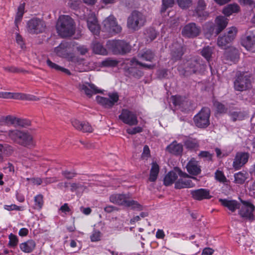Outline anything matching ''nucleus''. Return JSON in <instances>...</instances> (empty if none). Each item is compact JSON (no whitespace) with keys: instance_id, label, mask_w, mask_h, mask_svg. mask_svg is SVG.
<instances>
[{"instance_id":"nucleus-1","label":"nucleus","mask_w":255,"mask_h":255,"mask_svg":"<svg viewBox=\"0 0 255 255\" xmlns=\"http://www.w3.org/2000/svg\"><path fill=\"white\" fill-rule=\"evenodd\" d=\"M56 28L57 33L62 37L72 36L75 32L74 19L69 15H60L57 21Z\"/></svg>"},{"instance_id":"nucleus-2","label":"nucleus","mask_w":255,"mask_h":255,"mask_svg":"<svg viewBox=\"0 0 255 255\" xmlns=\"http://www.w3.org/2000/svg\"><path fill=\"white\" fill-rule=\"evenodd\" d=\"M131 195L127 194H115L110 197V201L119 205L130 207L132 209L141 210L142 206L137 201L131 200Z\"/></svg>"},{"instance_id":"nucleus-3","label":"nucleus","mask_w":255,"mask_h":255,"mask_svg":"<svg viewBox=\"0 0 255 255\" xmlns=\"http://www.w3.org/2000/svg\"><path fill=\"white\" fill-rule=\"evenodd\" d=\"M146 22V16L142 12L134 10L128 17L127 27L129 29L135 31L144 26Z\"/></svg>"},{"instance_id":"nucleus-4","label":"nucleus","mask_w":255,"mask_h":255,"mask_svg":"<svg viewBox=\"0 0 255 255\" xmlns=\"http://www.w3.org/2000/svg\"><path fill=\"white\" fill-rule=\"evenodd\" d=\"M174 170L179 176V178L175 182L174 188L175 189H181L183 188H190L195 186V184L189 178L197 180L196 177L191 176L186 172L182 171L181 169L178 167H175Z\"/></svg>"},{"instance_id":"nucleus-5","label":"nucleus","mask_w":255,"mask_h":255,"mask_svg":"<svg viewBox=\"0 0 255 255\" xmlns=\"http://www.w3.org/2000/svg\"><path fill=\"white\" fill-rule=\"evenodd\" d=\"M107 46L116 55H124L130 50V46L124 40H109L107 42Z\"/></svg>"},{"instance_id":"nucleus-6","label":"nucleus","mask_w":255,"mask_h":255,"mask_svg":"<svg viewBox=\"0 0 255 255\" xmlns=\"http://www.w3.org/2000/svg\"><path fill=\"white\" fill-rule=\"evenodd\" d=\"M27 31L32 34H38L44 32L46 28L45 22L41 18L34 17L26 23Z\"/></svg>"},{"instance_id":"nucleus-7","label":"nucleus","mask_w":255,"mask_h":255,"mask_svg":"<svg viewBox=\"0 0 255 255\" xmlns=\"http://www.w3.org/2000/svg\"><path fill=\"white\" fill-rule=\"evenodd\" d=\"M210 109L208 107L203 108L193 118L195 125L199 128H207L210 125Z\"/></svg>"},{"instance_id":"nucleus-8","label":"nucleus","mask_w":255,"mask_h":255,"mask_svg":"<svg viewBox=\"0 0 255 255\" xmlns=\"http://www.w3.org/2000/svg\"><path fill=\"white\" fill-rule=\"evenodd\" d=\"M251 87L250 77L244 72H238L234 81L235 89L239 91L247 90Z\"/></svg>"},{"instance_id":"nucleus-9","label":"nucleus","mask_w":255,"mask_h":255,"mask_svg":"<svg viewBox=\"0 0 255 255\" xmlns=\"http://www.w3.org/2000/svg\"><path fill=\"white\" fill-rule=\"evenodd\" d=\"M103 29L110 34L114 35L120 33L122 27L118 25L116 19L113 16H110L103 22Z\"/></svg>"},{"instance_id":"nucleus-10","label":"nucleus","mask_w":255,"mask_h":255,"mask_svg":"<svg viewBox=\"0 0 255 255\" xmlns=\"http://www.w3.org/2000/svg\"><path fill=\"white\" fill-rule=\"evenodd\" d=\"M241 202L242 203L243 206L239 211V214L241 217L251 221L254 220L255 216L253 212L255 210V206L249 201L241 199Z\"/></svg>"},{"instance_id":"nucleus-11","label":"nucleus","mask_w":255,"mask_h":255,"mask_svg":"<svg viewBox=\"0 0 255 255\" xmlns=\"http://www.w3.org/2000/svg\"><path fill=\"white\" fill-rule=\"evenodd\" d=\"M205 69V65L200 62L199 59H191L187 61L183 75L188 76L200 72Z\"/></svg>"},{"instance_id":"nucleus-12","label":"nucleus","mask_w":255,"mask_h":255,"mask_svg":"<svg viewBox=\"0 0 255 255\" xmlns=\"http://www.w3.org/2000/svg\"><path fill=\"white\" fill-rule=\"evenodd\" d=\"M119 119L124 124L130 126L138 124L137 117L136 114L128 109H123L121 114L119 116Z\"/></svg>"},{"instance_id":"nucleus-13","label":"nucleus","mask_w":255,"mask_h":255,"mask_svg":"<svg viewBox=\"0 0 255 255\" xmlns=\"http://www.w3.org/2000/svg\"><path fill=\"white\" fill-rule=\"evenodd\" d=\"M109 98L97 96L96 100L100 105L105 108H112L119 101V96L117 92L109 93L108 94Z\"/></svg>"},{"instance_id":"nucleus-14","label":"nucleus","mask_w":255,"mask_h":255,"mask_svg":"<svg viewBox=\"0 0 255 255\" xmlns=\"http://www.w3.org/2000/svg\"><path fill=\"white\" fill-rule=\"evenodd\" d=\"M72 43L65 41H62L60 45L55 48V52L56 54L61 57L68 58L73 61L74 56L70 53Z\"/></svg>"},{"instance_id":"nucleus-15","label":"nucleus","mask_w":255,"mask_h":255,"mask_svg":"<svg viewBox=\"0 0 255 255\" xmlns=\"http://www.w3.org/2000/svg\"><path fill=\"white\" fill-rule=\"evenodd\" d=\"M201 27L194 22H190L184 26L182 30V34L185 37L194 38L201 33Z\"/></svg>"},{"instance_id":"nucleus-16","label":"nucleus","mask_w":255,"mask_h":255,"mask_svg":"<svg viewBox=\"0 0 255 255\" xmlns=\"http://www.w3.org/2000/svg\"><path fill=\"white\" fill-rule=\"evenodd\" d=\"M185 53V47L177 41L174 42L170 47L171 60L173 62L180 60Z\"/></svg>"},{"instance_id":"nucleus-17","label":"nucleus","mask_w":255,"mask_h":255,"mask_svg":"<svg viewBox=\"0 0 255 255\" xmlns=\"http://www.w3.org/2000/svg\"><path fill=\"white\" fill-rule=\"evenodd\" d=\"M237 32V28L232 27L229 28L227 34L222 36H219L218 38L217 44L219 47L225 48L228 44L231 42L235 38Z\"/></svg>"},{"instance_id":"nucleus-18","label":"nucleus","mask_w":255,"mask_h":255,"mask_svg":"<svg viewBox=\"0 0 255 255\" xmlns=\"http://www.w3.org/2000/svg\"><path fill=\"white\" fill-rule=\"evenodd\" d=\"M79 89L89 98L91 97L93 95L102 93V91L97 87L91 83L85 82L79 84Z\"/></svg>"},{"instance_id":"nucleus-19","label":"nucleus","mask_w":255,"mask_h":255,"mask_svg":"<svg viewBox=\"0 0 255 255\" xmlns=\"http://www.w3.org/2000/svg\"><path fill=\"white\" fill-rule=\"evenodd\" d=\"M192 197L196 200L201 201L204 199H210L212 196L210 195L209 190L205 188H200L190 191Z\"/></svg>"},{"instance_id":"nucleus-20","label":"nucleus","mask_w":255,"mask_h":255,"mask_svg":"<svg viewBox=\"0 0 255 255\" xmlns=\"http://www.w3.org/2000/svg\"><path fill=\"white\" fill-rule=\"evenodd\" d=\"M249 154L246 152H238L236 154L233 162V167L238 170L245 165L248 161Z\"/></svg>"},{"instance_id":"nucleus-21","label":"nucleus","mask_w":255,"mask_h":255,"mask_svg":"<svg viewBox=\"0 0 255 255\" xmlns=\"http://www.w3.org/2000/svg\"><path fill=\"white\" fill-rule=\"evenodd\" d=\"M186 168L189 174L192 175H198L201 172L200 166L198 164V161L194 158H191L189 161Z\"/></svg>"},{"instance_id":"nucleus-22","label":"nucleus","mask_w":255,"mask_h":255,"mask_svg":"<svg viewBox=\"0 0 255 255\" xmlns=\"http://www.w3.org/2000/svg\"><path fill=\"white\" fill-rule=\"evenodd\" d=\"M221 204L228 209L231 212H234L237 209L240 208V204L235 200H228L227 199H219Z\"/></svg>"},{"instance_id":"nucleus-23","label":"nucleus","mask_w":255,"mask_h":255,"mask_svg":"<svg viewBox=\"0 0 255 255\" xmlns=\"http://www.w3.org/2000/svg\"><path fill=\"white\" fill-rule=\"evenodd\" d=\"M72 126L77 129L82 131L84 132H92L93 128L92 126L87 122H81L74 119L71 122Z\"/></svg>"},{"instance_id":"nucleus-24","label":"nucleus","mask_w":255,"mask_h":255,"mask_svg":"<svg viewBox=\"0 0 255 255\" xmlns=\"http://www.w3.org/2000/svg\"><path fill=\"white\" fill-rule=\"evenodd\" d=\"M228 19L224 16H218L215 19V35H218L227 26Z\"/></svg>"},{"instance_id":"nucleus-25","label":"nucleus","mask_w":255,"mask_h":255,"mask_svg":"<svg viewBox=\"0 0 255 255\" xmlns=\"http://www.w3.org/2000/svg\"><path fill=\"white\" fill-rule=\"evenodd\" d=\"M166 150L174 155H179L183 152V145L174 140L166 147Z\"/></svg>"},{"instance_id":"nucleus-26","label":"nucleus","mask_w":255,"mask_h":255,"mask_svg":"<svg viewBox=\"0 0 255 255\" xmlns=\"http://www.w3.org/2000/svg\"><path fill=\"white\" fill-rule=\"evenodd\" d=\"M87 23L88 27L91 32L95 35L99 34L100 26L98 23V20L95 16L88 17Z\"/></svg>"},{"instance_id":"nucleus-27","label":"nucleus","mask_w":255,"mask_h":255,"mask_svg":"<svg viewBox=\"0 0 255 255\" xmlns=\"http://www.w3.org/2000/svg\"><path fill=\"white\" fill-rule=\"evenodd\" d=\"M241 43L247 50L255 52V38L254 37L247 36L242 39Z\"/></svg>"},{"instance_id":"nucleus-28","label":"nucleus","mask_w":255,"mask_h":255,"mask_svg":"<svg viewBox=\"0 0 255 255\" xmlns=\"http://www.w3.org/2000/svg\"><path fill=\"white\" fill-rule=\"evenodd\" d=\"M239 51L237 49L234 47H230L226 50L224 53L223 57L227 60L235 62L239 58Z\"/></svg>"},{"instance_id":"nucleus-29","label":"nucleus","mask_w":255,"mask_h":255,"mask_svg":"<svg viewBox=\"0 0 255 255\" xmlns=\"http://www.w3.org/2000/svg\"><path fill=\"white\" fill-rule=\"evenodd\" d=\"M17 143L24 146L30 145L32 144V137L28 132L21 131Z\"/></svg>"},{"instance_id":"nucleus-30","label":"nucleus","mask_w":255,"mask_h":255,"mask_svg":"<svg viewBox=\"0 0 255 255\" xmlns=\"http://www.w3.org/2000/svg\"><path fill=\"white\" fill-rule=\"evenodd\" d=\"M36 243L33 240H29L19 245L20 250L25 253H30L34 250Z\"/></svg>"},{"instance_id":"nucleus-31","label":"nucleus","mask_w":255,"mask_h":255,"mask_svg":"<svg viewBox=\"0 0 255 255\" xmlns=\"http://www.w3.org/2000/svg\"><path fill=\"white\" fill-rule=\"evenodd\" d=\"M92 50L96 54L106 55L108 54L107 49L103 46V44L97 40H94L92 42Z\"/></svg>"},{"instance_id":"nucleus-32","label":"nucleus","mask_w":255,"mask_h":255,"mask_svg":"<svg viewBox=\"0 0 255 255\" xmlns=\"http://www.w3.org/2000/svg\"><path fill=\"white\" fill-rule=\"evenodd\" d=\"M185 147L190 150H196L199 147V141L196 138L189 137L184 140Z\"/></svg>"},{"instance_id":"nucleus-33","label":"nucleus","mask_w":255,"mask_h":255,"mask_svg":"<svg viewBox=\"0 0 255 255\" xmlns=\"http://www.w3.org/2000/svg\"><path fill=\"white\" fill-rule=\"evenodd\" d=\"M178 175L177 173L174 170V171L169 172L164 178V184L166 186H168L171 185L173 183H175L178 179Z\"/></svg>"},{"instance_id":"nucleus-34","label":"nucleus","mask_w":255,"mask_h":255,"mask_svg":"<svg viewBox=\"0 0 255 255\" xmlns=\"http://www.w3.org/2000/svg\"><path fill=\"white\" fill-rule=\"evenodd\" d=\"M159 172V166L156 162H153L151 163V167L150 170L149 177L148 180L150 182H155L158 177Z\"/></svg>"},{"instance_id":"nucleus-35","label":"nucleus","mask_w":255,"mask_h":255,"mask_svg":"<svg viewBox=\"0 0 255 255\" xmlns=\"http://www.w3.org/2000/svg\"><path fill=\"white\" fill-rule=\"evenodd\" d=\"M240 7L237 3H232L227 5L223 9V13L227 16H229L233 13H238Z\"/></svg>"},{"instance_id":"nucleus-36","label":"nucleus","mask_w":255,"mask_h":255,"mask_svg":"<svg viewBox=\"0 0 255 255\" xmlns=\"http://www.w3.org/2000/svg\"><path fill=\"white\" fill-rule=\"evenodd\" d=\"M138 56L139 58L147 61L152 62L154 59L155 53L150 49H146L140 52Z\"/></svg>"},{"instance_id":"nucleus-37","label":"nucleus","mask_w":255,"mask_h":255,"mask_svg":"<svg viewBox=\"0 0 255 255\" xmlns=\"http://www.w3.org/2000/svg\"><path fill=\"white\" fill-rule=\"evenodd\" d=\"M135 66H130L128 69V71L132 77L136 79H139L143 75V73L140 69L135 67Z\"/></svg>"},{"instance_id":"nucleus-38","label":"nucleus","mask_w":255,"mask_h":255,"mask_svg":"<svg viewBox=\"0 0 255 255\" xmlns=\"http://www.w3.org/2000/svg\"><path fill=\"white\" fill-rule=\"evenodd\" d=\"M24 7L25 3H21L18 7L14 20L15 25L16 27H18V23L21 21L22 18L24 14Z\"/></svg>"},{"instance_id":"nucleus-39","label":"nucleus","mask_w":255,"mask_h":255,"mask_svg":"<svg viewBox=\"0 0 255 255\" xmlns=\"http://www.w3.org/2000/svg\"><path fill=\"white\" fill-rule=\"evenodd\" d=\"M193 16L198 18L200 21L205 20L209 16V13L205 10L195 9L193 12Z\"/></svg>"},{"instance_id":"nucleus-40","label":"nucleus","mask_w":255,"mask_h":255,"mask_svg":"<svg viewBox=\"0 0 255 255\" xmlns=\"http://www.w3.org/2000/svg\"><path fill=\"white\" fill-rule=\"evenodd\" d=\"M21 130L17 129L9 130L7 132V135L9 139L17 143L21 135Z\"/></svg>"},{"instance_id":"nucleus-41","label":"nucleus","mask_w":255,"mask_h":255,"mask_svg":"<svg viewBox=\"0 0 255 255\" xmlns=\"http://www.w3.org/2000/svg\"><path fill=\"white\" fill-rule=\"evenodd\" d=\"M213 52V48L209 46L203 48L201 51V55L204 57L207 61H209L211 58Z\"/></svg>"},{"instance_id":"nucleus-42","label":"nucleus","mask_w":255,"mask_h":255,"mask_svg":"<svg viewBox=\"0 0 255 255\" xmlns=\"http://www.w3.org/2000/svg\"><path fill=\"white\" fill-rule=\"evenodd\" d=\"M16 117L11 116H3L0 118L1 125H12L15 124Z\"/></svg>"},{"instance_id":"nucleus-43","label":"nucleus","mask_w":255,"mask_h":255,"mask_svg":"<svg viewBox=\"0 0 255 255\" xmlns=\"http://www.w3.org/2000/svg\"><path fill=\"white\" fill-rule=\"evenodd\" d=\"M235 182L237 184H242L247 179V173L239 172L234 175Z\"/></svg>"},{"instance_id":"nucleus-44","label":"nucleus","mask_w":255,"mask_h":255,"mask_svg":"<svg viewBox=\"0 0 255 255\" xmlns=\"http://www.w3.org/2000/svg\"><path fill=\"white\" fill-rule=\"evenodd\" d=\"M12 147L8 145L5 144L4 145L0 144V161H2L3 157L2 154L4 153L7 155H10L12 153Z\"/></svg>"},{"instance_id":"nucleus-45","label":"nucleus","mask_w":255,"mask_h":255,"mask_svg":"<svg viewBox=\"0 0 255 255\" xmlns=\"http://www.w3.org/2000/svg\"><path fill=\"white\" fill-rule=\"evenodd\" d=\"M34 206L35 209L40 210L43 205V196L41 194H38L34 197Z\"/></svg>"},{"instance_id":"nucleus-46","label":"nucleus","mask_w":255,"mask_h":255,"mask_svg":"<svg viewBox=\"0 0 255 255\" xmlns=\"http://www.w3.org/2000/svg\"><path fill=\"white\" fill-rule=\"evenodd\" d=\"M128 64L129 66H133V65H138L143 67H144V68H146L149 69H152L154 67V65L147 64H144V63L140 62L137 60H136V59L135 58H132L130 60Z\"/></svg>"},{"instance_id":"nucleus-47","label":"nucleus","mask_w":255,"mask_h":255,"mask_svg":"<svg viewBox=\"0 0 255 255\" xmlns=\"http://www.w3.org/2000/svg\"><path fill=\"white\" fill-rule=\"evenodd\" d=\"M204 29L210 35L215 34V24L212 21H208L205 24Z\"/></svg>"},{"instance_id":"nucleus-48","label":"nucleus","mask_w":255,"mask_h":255,"mask_svg":"<svg viewBox=\"0 0 255 255\" xmlns=\"http://www.w3.org/2000/svg\"><path fill=\"white\" fill-rule=\"evenodd\" d=\"M146 35L147 38H148L147 41L149 39V41H151L156 38L157 33L154 28L152 27H149L146 30Z\"/></svg>"},{"instance_id":"nucleus-49","label":"nucleus","mask_w":255,"mask_h":255,"mask_svg":"<svg viewBox=\"0 0 255 255\" xmlns=\"http://www.w3.org/2000/svg\"><path fill=\"white\" fill-rule=\"evenodd\" d=\"M86 187L79 183H73L71 184L70 190L71 192H83Z\"/></svg>"},{"instance_id":"nucleus-50","label":"nucleus","mask_w":255,"mask_h":255,"mask_svg":"<svg viewBox=\"0 0 255 255\" xmlns=\"http://www.w3.org/2000/svg\"><path fill=\"white\" fill-rule=\"evenodd\" d=\"M214 106L216 107L217 111L219 113H225L227 111V109L225 105L219 102H214Z\"/></svg>"},{"instance_id":"nucleus-51","label":"nucleus","mask_w":255,"mask_h":255,"mask_svg":"<svg viewBox=\"0 0 255 255\" xmlns=\"http://www.w3.org/2000/svg\"><path fill=\"white\" fill-rule=\"evenodd\" d=\"M118 64V61L109 58L102 62V65L104 67H115Z\"/></svg>"},{"instance_id":"nucleus-52","label":"nucleus","mask_w":255,"mask_h":255,"mask_svg":"<svg viewBox=\"0 0 255 255\" xmlns=\"http://www.w3.org/2000/svg\"><path fill=\"white\" fill-rule=\"evenodd\" d=\"M174 3V0H162V5L161 9V12H165L167 8L172 7Z\"/></svg>"},{"instance_id":"nucleus-53","label":"nucleus","mask_w":255,"mask_h":255,"mask_svg":"<svg viewBox=\"0 0 255 255\" xmlns=\"http://www.w3.org/2000/svg\"><path fill=\"white\" fill-rule=\"evenodd\" d=\"M9 243L8 246L12 248L16 247L18 244V240L16 236L11 233L9 235Z\"/></svg>"},{"instance_id":"nucleus-54","label":"nucleus","mask_w":255,"mask_h":255,"mask_svg":"<svg viewBox=\"0 0 255 255\" xmlns=\"http://www.w3.org/2000/svg\"><path fill=\"white\" fill-rule=\"evenodd\" d=\"M178 4L182 9H186L192 4V0H177Z\"/></svg>"},{"instance_id":"nucleus-55","label":"nucleus","mask_w":255,"mask_h":255,"mask_svg":"<svg viewBox=\"0 0 255 255\" xmlns=\"http://www.w3.org/2000/svg\"><path fill=\"white\" fill-rule=\"evenodd\" d=\"M198 156L204 159V160L211 161L213 154L207 151H202L199 153Z\"/></svg>"},{"instance_id":"nucleus-56","label":"nucleus","mask_w":255,"mask_h":255,"mask_svg":"<svg viewBox=\"0 0 255 255\" xmlns=\"http://www.w3.org/2000/svg\"><path fill=\"white\" fill-rule=\"evenodd\" d=\"M230 116L233 121L241 120L242 119V114L240 112L233 111L230 112Z\"/></svg>"},{"instance_id":"nucleus-57","label":"nucleus","mask_w":255,"mask_h":255,"mask_svg":"<svg viewBox=\"0 0 255 255\" xmlns=\"http://www.w3.org/2000/svg\"><path fill=\"white\" fill-rule=\"evenodd\" d=\"M0 98H20V99H23L24 98L21 96L20 97H19L18 94H15V96L12 95V94L9 92H0Z\"/></svg>"},{"instance_id":"nucleus-58","label":"nucleus","mask_w":255,"mask_h":255,"mask_svg":"<svg viewBox=\"0 0 255 255\" xmlns=\"http://www.w3.org/2000/svg\"><path fill=\"white\" fill-rule=\"evenodd\" d=\"M216 179L220 182H225L227 181V178L224 175L223 172L219 170H217L215 172Z\"/></svg>"},{"instance_id":"nucleus-59","label":"nucleus","mask_w":255,"mask_h":255,"mask_svg":"<svg viewBox=\"0 0 255 255\" xmlns=\"http://www.w3.org/2000/svg\"><path fill=\"white\" fill-rule=\"evenodd\" d=\"M15 124L22 127H25L29 126L30 125V122L29 121L25 119L16 118Z\"/></svg>"},{"instance_id":"nucleus-60","label":"nucleus","mask_w":255,"mask_h":255,"mask_svg":"<svg viewBox=\"0 0 255 255\" xmlns=\"http://www.w3.org/2000/svg\"><path fill=\"white\" fill-rule=\"evenodd\" d=\"M101 233L99 231H94L90 236L92 242H98L101 239Z\"/></svg>"},{"instance_id":"nucleus-61","label":"nucleus","mask_w":255,"mask_h":255,"mask_svg":"<svg viewBox=\"0 0 255 255\" xmlns=\"http://www.w3.org/2000/svg\"><path fill=\"white\" fill-rule=\"evenodd\" d=\"M127 132L129 134H135L137 133L141 132L142 131V128L140 127H135L132 128H128L127 129Z\"/></svg>"},{"instance_id":"nucleus-62","label":"nucleus","mask_w":255,"mask_h":255,"mask_svg":"<svg viewBox=\"0 0 255 255\" xmlns=\"http://www.w3.org/2000/svg\"><path fill=\"white\" fill-rule=\"evenodd\" d=\"M238 1L241 5L255 6V2L253 0H238Z\"/></svg>"},{"instance_id":"nucleus-63","label":"nucleus","mask_w":255,"mask_h":255,"mask_svg":"<svg viewBox=\"0 0 255 255\" xmlns=\"http://www.w3.org/2000/svg\"><path fill=\"white\" fill-rule=\"evenodd\" d=\"M4 209H5L7 211H12V210L20 211V210H21V207L18 206L15 204H11L10 205H4Z\"/></svg>"},{"instance_id":"nucleus-64","label":"nucleus","mask_w":255,"mask_h":255,"mask_svg":"<svg viewBox=\"0 0 255 255\" xmlns=\"http://www.w3.org/2000/svg\"><path fill=\"white\" fill-rule=\"evenodd\" d=\"M46 63L48 65V66L51 68L54 69L57 71H60L61 66L52 62L50 60L47 59L46 61Z\"/></svg>"}]
</instances>
